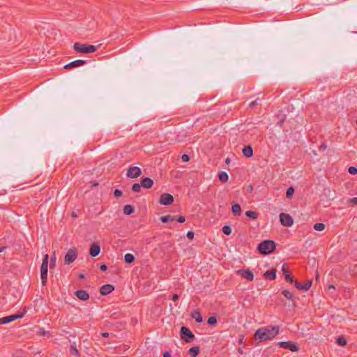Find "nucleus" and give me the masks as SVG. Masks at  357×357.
<instances>
[{
    "mask_svg": "<svg viewBox=\"0 0 357 357\" xmlns=\"http://www.w3.org/2000/svg\"><path fill=\"white\" fill-rule=\"evenodd\" d=\"M278 333V326H268L258 328L254 334V337L258 342H261L273 339Z\"/></svg>",
    "mask_w": 357,
    "mask_h": 357,
    "instance_id": "obj_1",
    "label": "nucleus"
},
{
    "mask_svg": "<svg viewBox=\"0 0 357 357\" xmlns=\"http://www.w3.org/2000/svg\"><path fill=\"white\" fill-rule=\"evenodd\" d=\"M258 250L262 255H268L275 250V243L271 240L264 241L259 244Z\"/></svg>",
    "mask_w": 357,
    "mask_h": 357,
    "instance_id": "obj_2",
    "label": "nucleus"
},
{
    "mask_svg": "<svg viewBox=\"0 0 357 357\" xmlns=\"http://www.w3.org/2000/svg\"><path fill=\"white\" fill-rule=\"evenodd\" d=\"M48 260L49 255L45 254L43 256V262L40 267V278L41 283L43 286L46 285L47 280V272H48Z\"/></svg>",
    "mask_w": 357,
    "mask_h": 357,
    "instance_id": "obj_3",
    "label": "nucleus"
},
{
    "mask_svg": "<svg viewBox=\"0 0 357 357\" xmlns=\"http://www.w3.org/2000/svg\"><path fill=\"white\" fill-rule=\"evenodd\" d=\"M73 49L79 53H93L96 51L97 47L92 45L75 43L73 45Z\"/></svg>",
    "mask_w": 357,
    "mask_h": 357,
    "instance_id": "obj_4",
    "label": "nucleus"
},
{
    "mask_svg": "<svg viewBox=\"0 0 357 357\" xmlns=\"http://www.w3.org/2000/svg\"><path fill=\"white\" fill-rule=\"evenodd\" d=\"M77 257V250L75 248H72L68 250L64 256V261L66 264L73 263Z\"/></svg>",
    "mask_w": 357,
    "mask_h": 357,
    "instance_id": "obj_5",
    "label": "nucleus"
},
{
    "mask_svg": "<svg viewBox=\"0 0 357 357\" xmlns=\"http://www.w3.org/2000/svg\"><path fill=\"white\" fill-rule=\"evenodd\" d=\"M142 169L139 167L130 166L128 168L126 176L130 178H135L141 176Z\"/></svg>",
    "mask_w": 357,
    "mask_h": 357,
    "instance_id": "obj_6",
    "label": "nucleus"
},
{
    "mask_svg": "<svg viewBox=\"0 0 357 357\" xmlns=\"http://www.w3.org/2000/svg\"><path fill=\"white\" fill-rule=\"evenodd\" d=\"M24 314L25 312L0 318V324H8L11 321H15L17 319L22 318L24 316Z\"/></svg>",
    "mask_w": 357,
    "mask_h": 357,
    "instance_id": "obj_7",
    "label": "nucleus"
},
{
    "mask_svg": "<svg viewBox=\"0 0 357 357\" xmlns=\"http://www.w3.org/2000/svg\"><path fill=\"white\" fill-rule=\"evenodd\" d=\"M236 273L248 281H252L254 280V274L249 269H239L236 271Z\"/></svg>",
    "mask_w": 357,
    "mask_h": 357,
    "instance_id": "obj_8",
    "label": "nucleus"
},
{
    "mask_svg": "<svg viewBox=\"0 0 357 357\" xmlns=\"http://www.w3.org/2000/svg\"><path fill=\"white\" fill-rule=\"evenodd\" d=\"M280 220L281 224L284 227H291L294 223L292 218L287 213H280Z\"/></svg>",
    "mask_w": 357,
    "mask_h": 357,
    "instance_id": "obj_9",
    "label": "nucleus"
},
{
    "mask_svg": "<svg viewBox=\"0 0 357 357\" xmlns=\"http://www.w3.org/2000/svg\"><path fill=\"white\" fill-rule=\"evenodd\" d=\"M181 339L185 340L186 342H190L191 340L185 338V337H188L190 339H192L195 337V335L190 331V330L188 328L185 327V326H183L181 328Z\"/></svg>",
    "mask_w": 357,
    "mask_h": 357,
    "instance_id": "obj_10",
    "label": "nucleus"
},
{
    "mask_svg": "<svg viewBox=\"0 0 357 357\" xmlns=\"http://www.w3.org/2000/svg\"><path fill=\"white\" fill-rule=\"evenodd\" d=\"M174 202V197L172 195L168 193H164L160 196V204L165 205V206H169L172 204Z\"/></svg>",
    "mask_w": 357,
    "mask_h": 357,
    "instance_id": "obj_11",
    "label": "nucleus"
},
{
    "mask_svg": "<svg viewBox=\"0 0 357 357\" xmlns=\"http://www.w3.org/2000/svg\"><path fill=\"white\" fill-rule=\"evenodd\" d=\"M278 345H280L282 348L287 349L291 351H297L299 349L298 347L296 344H294L289 341L280 342L278 343Z\"/></svg>",
    "mask_w": 357,
    "mask_h": 357,
    "instance_id": "obj_12",
    "label": "nucleus"
},
{
    "mask_svg": "<svg viewBox=\"0 0 357 357\" xmlns=\"http://www.w3.org/2000/svg\"><path fill=\"white\" fill-rule=\"evenodd\" d=\"M86 63V61L85 60L77 59V60L71 61V62L67 63L66 65H65L64 68L65 69H70V68H73L79 67V66L84 65Z\"/></svg>",
    "mask_w": 357,
    "mask_h": 357,
    "instance_id": "obj_13",
    "label": "nucleus"
},
{
    "mask_svg": "<svg viewBox=\"0 0 357 357\" xmlns=\"http://www.w3.org/2000/svg\"><path fill=\"white\" fill-rule=\"evenodd\" d=\"M294 284L296 288L299 290L307 291L312 286V281L307 280L304 284H301L298 281H296Z\"/></svg>",
    "mask_w": 357,
    "mask_h": 357,
    "instance_id": "obj_14",
    "label": "nucleus"
},
{
    "mask_svg": "<svg viewBox=\"0 0 357 357\" xmlns=\"http://www.w3.org/2000/svg\"><path fill=\"white\" fill-rule=\"evenodd\" d=\"M75 295L78 298L79 300L82 301H87L89 298V293L85 290H77L75 292Z\"/></svg>",
    "mask_w": 357,
    "mask_h": 357,
    "instance_id": "obj_15",
    "label": "nucleus"
},
{
    "mask_svg": "<svg viewBox=\"0 0 357 357\" xmlns=\"http://www.w3.org/2000/svg\"><path fill=\"white\" fill-rule=\"evenodd\" d=\"M100 245L96 243H93L91 245V248H90V255L93 257H95L100 254Z\"/></svg>",
    "mask_w": 357,
    "mask_h": 357,
    "instance_id": "obj_16",
    "label": "nucleus"
},
{
    "mask_svg": "<svg viewBox=\"0 0 357 357\" xmlns=\"http://www.w3.org/2000/svg\"><path fill=\"white\" fill-rule=\"evenodd\" d=\"M114 287L112 284H104L100 287V292L102 295H107L113 291Z\"/></svg>",
    "mask_w": 357,
    "mask_h": 357,
    "instance_id": "obj_17",
    "label": "nucleus"
},
{
    "mask_svg": "<svg viewBox=\"0 0 357 357\" xmlns=\"http://www.w3.org/2000/svg\"><path fill=\"white\" fill-rule=\"evenodd\" d=\"M141 185L144 188L150 189L153 185V181L149 177H145L142 179Z\"/></svg>",
    "mask_w": 357,
    "mask_h": 357,
    "instance_id": "obj_18",
    "label": "nucleus"
},
{
    "mask_svg": "<svg viewBox=\"0 0 357 357\" xmlns=\"http://www.w3.org/2000/svg\"><path fill=\"white\" fill-rule=\"evenodd\" d=\"M282 271L284 275L285 280L289 283L294 282V278L289 274L288 269L285 267V266H282Z\"/></svg>",
    "mask_w": 357,
    "mask_h": 357,
    "instance_id": "obj_19",
    "label": "nucleus"
},
{
    "mask_svg": "<svg viewBox=\"0 0 357 357\" xmlns=\"http://www.w3.org/2000/svg\"><path fill=\"white\" fill-rule=\"evenodd\" d=\"M264 276L267 280H273L276 278V271L275 270L267 271L264 274Z\"/></svg>",
    "mask_w": 357,
    "mask_h": 357,
    "instance_id": "obj_20",
    "label": "nucleus"
},
{
    "mask_svg": "<svg viewBox=\"0 0 357 357\" xmlns=\"http://www.w3.org/2000/svg\"><path fill=\"white\" fill-rule=\"evenodd\" d=\"M243 154L246 158H250L253 155V150L251 146H245L243 149Z\"/></svg>",
    "mask_w": 357,
    "mask_h": 357,
    "instance_id": "obj_21",
    "label": "nucleus"
},
{
    "mask_svg": "<svg viewBox=\"0 0 357 357\" xmlns=\"http://www.w3.org/2000/svg\"><path fill=\"white\" fill-rule=\"evenodd\" d=\"M231 211L233 214L236 216H240L241 215V208L238 204H232Z\"/></svg>",
    "mask_w": 357,
    "mask_h": 357,
    "instance_id": "obj_22",
    "label": "nucleus"
},
{
    "mask_svg": "<svg viewBox=\"0 0 357 357\" xmlns=\"http://www.w3.org/2000/svg\"><path fill=\"white\" fill-rule=\"evenodd\" d=\"M200 352V349L199 347H191L189 351V355L190 357H196Z\"/></svg>",
    "mask_w": 357,
    "mask_h": 357,
    "instance_id": "obj_23",
    "label": "nucleus"
},
{
    "mask_svg": "<svg viewBox=\"0 0 357 357\" xmlns=\"http://www.w3.org/2000/svg\"><path fill=\"white\" fill-rule=\"evenodd\" d=\"M191 316L198 323H201L203 321L201 313L197 310L192 312Z\"/></svg>",
    "mask_w": 357,
    "mask_h": 357,
    "instance_id": "obj_24",
    "label": "nucleus"
},
{
    "mask_svg": "<svg viewBox=\"0 0 357 357\" xmlns=\"http://www.w3.org/2000/svg\"><path fill=\"white\" fill-rule=\"evenodd\" d=\"M160 220L162 222H174L175 221V218L174 216L171 215H163V216H161L160 218Z\"/></svg>",
    "mask_w": 357,
    "mask_h": 357,
    "instance_id": "obj_25",
    "label": "nucleus"
},
{
    "mask_svg": "<svg viewBox=\"0 0 357 357\" xmlns=\"http://www.w3.org/2000/svg\"><path fill=\"white\" fill-rule=\"evenodd\" d=\"M70 353L73 356H77V357L79 356V353L78 351V349L77 348V346H76L75 343H73V344L70 345Z\"/></svg>",
    "mask_w": 357,
    "mask_h": 357,
    "instance_id": "obj_26",
    "label": "nucleus"
},
{
    "mask_svg": "<svg viewBox=\"0 0 357 357\" xmlns=\"http://www.w3.org/2000/svg\"><path fill=\"white\" fill-rule=\"evenodd\" d=\"M134 212V207L130 204L125 205L123 207V213L126 215H130Z\"/></svg>",
    "mask_w": 357,
    "mask_h": 357,
    "instance_id": "obj_27",
    "label": "nucleus"
},
{
    "mask_svg": "<svg viewBox=\"0 0 357 357\" xmlns=\"http://www.w3.org/2000/svg\"><path fill=\"white\" fill-rule=\"evenodd\" d=\"M218 178H219L220 181H221L222 182H226L228 181L229 176H228L227 173H226L225 172H220L218 174Z\"/></svg>",
    "mask_w": 357,
    "mask_h": 357,
    "instance_id": "obj_28",
    "label": "nucleus"
},
{
    "mask_svg": "<svg viewBox=\"0 0 357 357\" xmlns=\"http://www.w3.org/2000/svg\"><path fill=\"white\" fill-rule=\"evenodd\" d=\"M245 215L250 218L255 220L258 218V213L255 211H247L245 212Z\"/></svg>",
    "mask_w": 357,
    "mask_h": 357,
    "instance_id": "obj_29",
    "label": "nucleus"
},
{
    "mask_svg": "<svg viewBox=\"0 0 357 357\" xmlns=\"http://www.w3.org/2000/svg\"><path fill=\"white\" fill-rule=\"evenodd\" d=\"M125 261L128 264H131L134 261L135 257L132 254L128 253L124 256Z\"/></svg>",
    "mask_w": 357,
    "mask_h": 357,
    "instance_id": "obj_30",
    "label": "nucleus"
},
{
    "mask_svg": "<svg viewBox=\"0 0 357 357\" xmlns=\"http://www.w3.org/2000/svg\"><path fill=\"white\" fill-rule=\"evenodd\" d=\"M282 294H283V296L288 300H293V298H294V295L293 294L288 291V290H283Z\"/></svg>",
    "mask_w": 357,
    "mask_h": 357,
    "instance_id": "obj_31",
    "label": "nucleus"
},
{
    "mask_svg": "<svg viewBox=\"0 0 357 357\" xmlns=\"http://www.w3.org/2000/svg\"><path fill=\"white\" fill-rule=\"evenodd\" d=\"M141 183H134L132 186V190L134 192H139L142 189Z\"/></svg>",
    "mask_w": 357,
    "mask_h": 357,
    "instance_id": "obj_32",
    "label": "nucleus"
},
{
    "mask_svg": "<svg viewBox=\"0 0 357 357\" xmlns=\"http://www.w3.org/2000/svg\"><path fill=\"white\" fill-rule=\"evenodd\" d=\"M314 229L319 231H323L325 229V225L321 222L316 223L314 225Z\"/></svg>",
    "mask_w": 357,
    "mask_h": 357,
    "instance_id": "obj_33",
    "label": "nucleus"
},
{
    "mask_svg": "<svg viewBox=\"0 0 357 357\" xmlns=\"http://www.w3.org/2000/svg\"><path fill=\"white\" fill-rule=\"evenodd\" d=\"M222 231L225 234L229 236L231 234V227L229 225H225L222 227Z\"/></svg>",
    "mask_w": 357,
    "mask_h": 357,
    "instance_id": "obj_34",
    "label": "nucleus"
},
{
    "mask_svg": "<svg viewBox=\"0 0 357 357\" xmlns=\"http://www.w3.org/2000/svg\"><path fill=\"white\" fill-rule=\"evenodd\" d=\"M336 342L340 346H345L347 344V341L342 336L339 337L337 339Z\"/></svg>",
    "mask_w": 357,
    "mask_h": 357,
    "instance_id": "obj_35",
    "label": "nucleus"
},
{
    "mask_svg": "<svg viewBox=\"0 0 357 357\" xmlns=\"http://www.w3.org/2000/svg\"><path fill=\"white\" fill-rule=\"evenodd\" d=\"M294 192V189L293 187H289L287 190V192H286V196L288 199H290L291 198Z\"/></svg>",
    "mask_w": 357,
    "mask_h": 357,
    "instance_id": "obj_36",
    "label": "nucleus"
},
{
    "mask_svg": "<svg viewBox=\"0 0 357 357\" xmlns=\"http://www.w3.org/2000/svg\"><path fill=\"white\" fill-rule=\"evenodd\" d=\"M208 324L209 325H214L217 323V319L214 316H212V317H210L208 319V321H207Z\"/></svg>",
    "mask_w": 357,
    "mask_h": 357,
    "instance_id": "obj_37",
    "label": "nucleus"
},
{
    "mask_svg": "<svg viewBox=\"0 0 357 357\" xmlns=\"http://www.w3.org/2000/svg\"><path fill=\"white\" fill-rule=\"evenodd\" d=\"M348 172L351 175H355L357 174V167H350L348 169Z\"/></svg>",
    "mask_w": 357,
    "mask_h": 357,
    "instance_id": "obj_38",
    "label": "nucleus"
},
{
    "mask_svg": "<svg viewBox=\"0 0 357 357\" xmlns=\"http://www.w3.org/2000/svg\"><path fill=\"white\" fill-rule=\"evenodd\" d=\"M38 335H40V336H45V335H50V332L49 331H45L43 329H40L38 332Z\"/></svg>",
    "mask_w": 357,
    "mask_h": 357,
    "instance_id": "obj_39",
    "label": "nucleus"
},
{
    "mask_svg": "<svg viewBox=\"0 0 357 357\" xmlns=\"http://www.w3.org/2000/svg\"><path fill=\"white\" fill-rule=\"evenodd\" d=\"M55 264H56V255L54 253L50 259V267L54 266Z\"/></svg>",
    "mask_w": 357,
    "mask_h": 357,
    "instance_id": "obj_40",
    "label": "nucleus"
},
{
    "mask_svg": "<svg viewBox=\"0 0 357 357\" xmlns=\"http://www.w3.org/2000/svg\"><path fill=\"white\" fill-rule=\"evenodd\" d=\"M122 194H123V193H122V191H121V190H119V189H116V190H114V196H115V197H121V196L122 195Z\"/></svg>",
    "mask_w": 357,
    "mask_h": 357,
    "instance_id": "obj_41",
    "label": "nucleus"
},
{
    "mask_svg": "<svg viewBox=\"0 0 357 357\" xmlns=\"http://www.w3.org/2000/svg\"><path fill=\"white\" fill-rule=\"evenodd\" d=\"M181 159L183 162H188L190 160V156L187 154H183L182 156H181Z\"/></svg>",
    "mask_w": 357,
    "mask_h": 357,
    "instance_id": "obj_42",
    "label": "nucleus"
},
{
    "mask_svg": "<svg viewBox=\"0 0 357 357\" xmlns=\"http://www.w3.org/2000/svg\"><path fill=\"white\" fill-rule=\"evenodd\" d=\"M258 100H259V99H257V100H254V101L251 102L249 104L248 107H249L250 108H252L253 107H255V105H257L258 104Z\"/></svg>",
    "mask_w": 357,
    "mask_h": 357,
    "instance_id": "obj_43",
    "label": "nucleus"
},
{
    "mask_svg": "<svg viewBox=\"0 0 357 357\" xmlns=\"http://www.w3.org/2000/svg\"><path fill=\"white\" fill-rule=\"evenodd\" d=\"M187 237L190 239H192L194 237V232L192 231H189L188 233H187Z\"/></svg>",
    "mask_w": 357,
    "mask_h": 357,
    "instance_id": "obj_44",
    "label": "nucleus"
},
{
    "mask_svg": "<svg viewBox=\"0 0 357 357\" xmlns=\"http://www.w3.org/2000/svg\"><path fill=\"white\" fill-rule=\"evenodd\" d=\"M349 202L353 204L357 205V197H354V198L350 199Z\"/></svg>",
    "mask_w": 357,
    "mask_h": 357,
    "instance_id": "obj_45",
    "label": "nucleus"
},
{
    "mask_svg": "<svg viewBox=\"0 0 357 357\" xmlns=\"http://www.w3.org/2000/svg\"><path fill=\"white\" fill-rule=\"evenodd\" d=\"M185 220V217L183 216H180L178 219H177V221L179 222V223H183L184 222Z\"/></svg>",
    "mask_w": 357,
    "mask_h": 357,
    "instance_id": "obj_46",
    "label": "nucleus"
},
{
    "mask_svg": "<svg viewBox=\"0 0 357 357\" xmlns=\"http://www.w3.org/2000/svg\"><path fill=\"white\" fill-rule=\"evenodd\" d=\"M100 268L101 271H105L107 269V267L105 264H102L100 265Z\"/></svg>",
    "mask_w": 357,
    "mask_h": 357,
    "instance_id": "obj_47",
    "label": "nucleus"
},
{
    "mask_svg": "<svg viewBox=\"0 0 357 357\" xmlns=\"http://www.w3.org/2000/svg\"><path fill=\"white\" fill-rule=\"evenodd\" d=\"M178 299V294H174L172 295V300L174 301H176Z\"/></svg>",
    "mask_w": 357,
    "mask_h": 357,
    "instance_id": "obj_48",
    "label": "nucleus"
},
{
    "mask_svg": "<svg viewBox=\"0 0 357 357\" xmlns=\"http://www.w3.org/2000/svg\"><path fill=\"white\" fill-rule=\"evenodd\" d=\"M163 357H172V356L168 351H166L164 353Z\"/></svg>",
    "mask_w": 357,
    "mask_h": 357,
    "instance_id": "obj_49",
    "label": "nucleus"
},
{
    "mask_svg": "<svg viewBox=\"0 0 357 357\" xmlns=\"http://www.w3.org/2000/svg\"><path fill=\"white\" fill-rule=\"evenodd\" d=\"M102 336L104 337H109V333H102Z\"/></svg>",
    "mask_w": 357,
    "mask_h": 357,
    "instance_id": "obj_50",
    "label": "nucleus"
},
{
    "mask_svg": "<svg viewBox=\"0 0 357 357\" xmlns=\"http://www.w3.org/2000/svg\"><path fill=\"white\" fill-rule=\"evenodd\" d=\"M6 249V247H0V252H3Z\"/></svg>",
    "mask_w": 357,
    "mask_h": 357,
    "instance_id": "obj_51",
    "label": "nucleus"
},
{
    "mask_svg": "<svg viewBox=\"0 0 357 357\" xmlns=\"http://www.w3.org/2000/svg\"><path fill=\"white\" fill-rule=\"evenodd\" d=\"M326 145H325L324 144H321L320 148L322 149H326Z\"/></svg>",
    "mask_w": 357,
    "mask_h": 357,
    "instance_id": "obj_52",
    "label": "nucleus"
},
{
    "mask_svg": "<svg viewBox=\"0 0 357 357\" xmlns=\"http://www.w3.org/2000/svg\"><path fill=\"white\" fill-rule=\"evenodd\" d=\"M230 161H231V159H230L229 158H227L225 160V162H226L227 164H229V163L230 162Z\"/></svg>",
    "mask_w": 357,
    "mask_h": 357,
    "instance_id": "obj_53",
    "label": "nucleus"
},
{
    "mask_svg": "<svg viewBox=\"0 0 357 357\" xmlns=\"http://www.w3.org/2000/svg\"><path fill=\"white\" fill-rule=\"evenodd\" d=\"M79 277L80 278H84V274H82V273H81V274H79Z\"/></svg>",
    "mask_w": 357,
    "mask_h": 357,
    "instance_id": "obj_54",
    "label": "nucleus"
},
{
    "mask_svg": "<svg viewBox=\"0 0 357 357\" xmlns=\"http://www.w3.org/2000/svg\"><path fill=\"white\" fill-rule=\"evenodd\" d=\"M283 122H284V120L280 121V122L279 123L280 126H282Z\"/></svg>",
    "mask_w": 357,
    "mask_h": 357,
    "instance_id": "obj_55",
    "label": "nucleus"
}]
</instances>
